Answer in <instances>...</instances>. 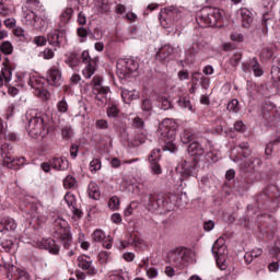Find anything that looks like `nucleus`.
Returning a JSON list of instances; mask_svg holds the SVG:
<instances>
[{
	"mask_svg": "<svg viewBox=\"0 0 280 280\" xmlns=\"http://www.w3.org/2000/svg\"><path fill=\"white\" fill-rule=\"evenodd\" d=\"M222 250H224V245H220V240H218L212 245V253L217 257V266L220 270H226V260L221 257Z\"/></svg>",
	"mask_w": 280,
	"mask_h": 280,
	"instance_id": "24",
	"label": "nucleus"
},
{
	"mask_svg": "<svg viewBox=\"0 0 280 280\" xmlns=\"http://www.w3.org/2000/svg\"><path fill=\"white\" fill-rule=\"evenodd\" d=\"M82 62L85 65L82 70V75L85 80H91L93 75H95V71H97V62H100V57L92 58L89 54V50H83L81 54L72 52L66 59V65L70 66L71 69L78 67Z\"/></svg>",
	"mask_w": 280,
	"mask_h": 280,
	"instance_id": "1",
	"label": "nucleus"
},
{
	"mask_svg": "<svg viewBox=\"0 0 280 280\" xmlns=\"http://www.w3.org/2000/svg\"><path fill=\"white\" fill-rule=\"evenodd\" d=\"M138 70L139 62L135 61V59H127L124 63H118L117 75L125 80L126 78H130V74Z\"/></svg>",
	"mask_w": 280,
	"mask_h": 280,
	"instance_id": "15",
	"label": "nucleus"
},
{
	"mask_svg": "<svg viewBox=\"0 0 280 280\" xmlns=\"http://www.w3.org/2000/svg\"><path fill=\"white\" fill-rule=\"evenodd\" d=\"M56 108L60 115H67L69 113V103H67L65 96L56 104Z\"/></svg>",
	"mask_w": 280,
	"mask_h": 280,
	"instance_id": "43",
	"label": "nucleus"
},
{
	"mask_svg": "<svg viewBox=\"0 0 280 280\" xmlns=\"http://www.w3.org/2000/svg\"><path fill=\"white\" fill-rule=\"evenodd\" d=\"M28 215H31L32 221L36 222L38 226L45 224L47 222V212H45V208L43 206H38L36 203L28 205Z\"/></svg>",
	"mask_w": 280,
	"mask_h": 280,
	"instance_id": "16",
	"label": "nucleus"
},
{
	"mask_svg": "<svg viewBox=\"0 0 280 280\" xmlns=\"http://www.w3.org/2000/svg\"><path fill=\"white\" fill-rule=\"evenodd\" d=\"M54 233L55 237L61 242L63 248L69 250V248H71V243L73 242V235L71 234L69 222L62 218H57L54 221Z\"/></svg>",
	"mask_w": 280,
	"mask_h": 280,
	"instance_id": "8",
	"label": "nucleus"
},
{
	"mask_svg": "<svg viewBox=\"0 0 280 280\" xmlns=\"http://www.w3.org/2000/svg\"><path fill=\"white\" fill-rule=\"evenodd\" d=\"M228 110L232 113H240V101L236 98H233L229 104H228Z\"/></svg>",
	"mask_w": 280,
	"mask_h": 280,
	"instance_id": "61",
	"label": "nucleus"
},
{
	"mask_svg": "<svg viewBox=\"0 0 280 280\" xmlns=\"http://www.w3.org/2000/svg\"><path fill=\"white\" fill-rule=\"evenodd\" d=\"M160 130H162V140L164 141L163 150L176 152V144L174 143L176 139V122L165 118L160 125Z\"/></svg>",
	"mask_w": 280,
	"mask_h": 280,
	"instance_id": "6",
	"label": "nucleus"
},
{
	"mask_svg": "<svg viewBox=\"0 0 280 280\" xmlns=\"http://www.w3.org/2000/svg\"><path fill=\"white\" fill-rule=\"evenodd\" d=\"M38 248L48 250L50 255H60V245L56 244L54 238H43L37 243Z\"/></svg>",
	"mask_w": 280,
	"mask_h": 280,
	"instance_id": "22",
	"label": "nucleus"
},
{
	"mask_svg": "<svg viewBox=\"0 0 280 280\" xmlns=\"http://www.w3.org/2000/svg\"><path fill=\"white\" fill-rule=\"evenodd\" d=\"M22 23L34 30H43L47 25V20L39 18L32 10H22Z\"/></svg>",
	"mask_w": 280,
	"mask_h": 280,
	"instance_id": "10",
	"label": "nucleus"
},
{
	"mask_svg": "<svg viewBox=\"0 0 280 280\" xmlns=\"http://www.w3.org/2000/svg\"><path fill=\"white\" fill-rule=\"evenodd\" d=\"M174 54V48L170 45H164L156 52L155 58L160 62H167V58H170Z\"/></svg>",
	"mask_w": 280,
	"mask_h": 280,
	"instance_id": "25",
	"label": "nucleus"
},
{
	"mask_svg": "<svg viewBox=\"0 0 280 280\" xmlns=\"http://www.w3.org/2000/svg\"><path fill=\"white\" fill-rule=\"evenodd\" d=\"M187 152L189 156L182 162L183 174L185 176H196L198 156L205 154V147L198 140H195L188 145Z\"/></svg>",
	"mask_w": 280,
	"mask_h": 280,
	"instance_id": "4",
	"label": "nucleus"
},
{
	"mask_svg": "<svg viewBox=\"0 0 280 280\" xmlns=\"http://www.w3.org/2000/svg\"><path fill=\"white\" fill-rule=\"evenodd\" d=\"M47 40L48 44L54 48V51H58V49L67 45V32L55 30L48 33Z\"/></svg>",
	"mask_w": 280,
	"mask_h": 280,
	"instance_id": "14",
	"label": "nucleus"
},
{
	"mask_svg": "<svg viewBox=\"0 0 280 280\" xmlns=\"http://www.w3.org/2000/svg\"><path fill=\"white\" fill-rule=\"evenodd\" d=\"M72 133H73V130L71 129V127H63L61 129V137L62 139H66V141H69V139H71Z\"/></svg>",
	"mask_w": 280,
	"mask_h": 280,
	"instance_id": "63",
	"label": "nucleus"
},
{
	"mask_svg": "<svg viewBox=\"0 0 280 280\" xmlns=\"http://www.w3.org/2000/svg\"><path fill=\"white\" fill-rule=\"evenodd\" d=\"M14 154V148L10 143H3L0 145V156L3 160V165H7L9 159H12Z\"/></svg>",
	"mask_w": 280,
	"mask_h": 280,
	"instance_id": "27",
	"label": "nucleus"
},
{
	"mask_svg": "<svg viewBox=\"0 0 280 280\" xmlns=\"http://www.w3.org/2000/svg\"><path fill=\"white\" fill-rule=\"evenodd\" d=\"M9 162L4 165V167H8L9 170H19L20 167H23L25 163H27V160L25 158H14L12 155L8 159Z\"/></svg>",
	"mask_w": 280,
	"mask_h": 280,
	"instance_id": "29",
	"label": "nucleus"
},
{
	"mask_svg": "<svg viewBox=\"0 0 280 280\" xmlns=\"http://www.w3.org/2000/svg\"><path fill=\"white\" fill-rule=\"evenodd\" d=\"M141 109L145 113H150V110H152V101H150V98L143 100L141 104Z\"/></svg>",
	"mask_w": 280,
	"mask_h": 280,
	"instance_id": "64",
	"label": "nucleus"
},
{
	"mask_svg": "<svg viewBox=\"0 0 280 280\" xmlns=\"http://www.w3.org/2000/svg\"><path fill=\"white\" fill-rule=\"evenodd\" d=\"M128 279V272L124 269L112 270L107 275V280H126Z\"/></svg>",
	"mask_w": 280,
	"mask_h": 280,
	"instance_id": "35",
	"label": "nucleus"
},
{
	"mask_svg": "<svg viewBox=\"0 0 280 280\" xmlns=\"http://www.w3.org/2000/svg\"><path fill=\"white\" fill-rule=\"evenodd\" d=\"M2 65H3V67L1 70V74L4 78L5 84H8V82H10V80H12V65L10 63L9 58H5Z\"/></svg>",
	"mask_w": 280,
	"mask_h": 280,
	"instance_id": "31",
	"label": "nucleus"
},
{
	"mask_svg": "<svg viewBox=\"0 0 280 280\" xmlns=\"http://www.w3.org/2000/svg\"><path fill=\"white\" fill-rule=\"evenodd\" d=\"M242 71H244V73H250V71H253L255 78H261V75H264V68L257 57L252 58L248 62H243Z\"/></svg>",
	"mask_w": 280,
	"mask_h": 280,
	"instance_id": "18",
	"label": "nucleus"
},
{
	"mask_svg": "<svg viewBox=\"0 0 280 280\" xmlns=\"http://www.w3.org/2000/svg\"><path fill=\"white\" fill-rule=\"evenodd\" d=\"M97 260L100 264H110L113 261V254L110 252L102 250L98 253Z\"/></svg>",
	"mask_w": 280,
	"mask_h": 280,
	"instance_id": "41",
	"label": "nucleus"
},
{
	"mask_svg": "<svg viewBox=\"0 0 280 280\" xmlns=\"http://www.w3.org/2000/svg\"><path fill=\"white\" fill-rule=\"evenodd\" d=\"M158 195H150L149 196V202H148V209L149 211H156L159 208H154V205H159L158 201Z\"/></svg>",
	"mask_w": 280,
	"mask_h": 280,
	"instance_id": "59",
	"label": "nucleus"
},
{
	"mask_svg": "<svg viewBox=\"0 0 280 280\" xmlns=\"http://www.w3.org/2000/svg\"><path fill=\"white\" fill-rule=\"evenodd\" d=\"M46 80L49 86H55V89L62 86V71L57 67L50 68L47 71Z\"/></svg>",
	"mask_w": 280,
	"mask_h": 280,
	"instance_id": "19",
	"label": "nucleus"
},
{
	"mask_svg": "<svg viewBox=\"0 0 280 280\" xmlns=\"http://www.w3.org/2000/svg\"><path fill=\"white\" fill-rule=\"evenodd\" d=\"M27 131L30 137H40L45 132V116L36 114L28 120Z\"/></svg>",
	"mask_w": 280,
	"mask_h": 280,
	"instance_id": "11",
	"label": "nucleus"
},
{
	"mask_svg": "<svg viewBox=\"0 0 280 280\" xmlns=\"http://www.w3.org/2000/svg\"><path fill=\"white\" fill-rule=\"evenodd\" d=\"M13 34L18 38H20V40L22 43H27V35H25V30H23L21 27H16V28H14Z\"/></svg>",
	"mask_w": 280,
	"mask_h": 280,
	"instance_id": "53",
	"label": "nucleus"
},
{
	"mask_svg": "<svg viewBox=\"0 0 280 280\" xmlns=\"http://www.w3.org/2000/svg\"><path fill=\"white\" fill-rule=\"evenodd\" d=\"M65 202L68 205L69 209L75 207V195L67 192L63 198Z\"/></svg>",
	"mask_w": 280,
	"mask_h": 280,
	"instance_id": "52",
	"label": "nucleus"
},
{
	"mask_svg": "<svg viewBox=\"0 0 280 280\" xmlns=\"http://www.w3.org/2000/svg\"><path fill=\"white\" fill-rule=\"evenodd\" d=\"M78 267L81 268V270H86L88 275L91 277H94V275H97V269L93 267V259H91L90 256L81 255L77 259Z\"/></svg>",
	"mask_w": 280,
	"mask_h": 280,
	"instance_id": "20",
	"label": "nucleus"
},
{
	"mask_svg": "<svg viewBox=\"0 0 280 280\" xmlns=\"http://www.w3.org/2000/svg\"><path fill=\"white\" fill-rule=\"evenodd\" d=\"M242 60V52H234L233 56L230 58L229 63L231 67H237L240 61Z\"/></svg>",
	"mask_w": 280,
	"mask_h": 280,
	"instance_id": "60",
	"label": "nucleus"
},
{
	"mask_svg": "<svg viewBox=\"0 0 280 280\" xmlns=\"http://www.w3.org/2000/svg\"><path fill=\"white\" fill-rule=\"evenodd\" d=\"M238 152H241L242 156H244V159H248V156H250V149L248 147V142H242L238 144Z\"/></svg>",
	"mask_w": 280,
	"mask_h": 280,
	"instance_id": "51",
	"label": "nucleus"
},
{
	"mask_svg": "<svg viewBox=\"0 0 280 280\" xmlns=\"http://www.w3.org/2000/svg\"><path fill=\"white\" fill-rule=\"evenodd\" d=\"M271 79L273 80L275 86L279 89L280 86V68L277 66H273L271 68Z\"/></svg>",
	"mask_w": 280,
	"mask_h": 280,
	"instance_id": "46",
	"label": "nucleus"
},
{
	"mask_svg": "<svg viewBox=\"0 0 280 280\" xmlns=\"http://www.w3.org/2000/svg\"><path fill=\"white\" fill-rule=\"evenodd\" d=\"M88 194L92 200H100L102 192L100 191V186L95 184V182H91L88 186Z\"/></svg>",
	"mask_w": 280,
	"mask_h": 280,
	"instance_id": "36",
	"label": "nucleus"
},
{
	"mask_svg": "<svg viewBox=\"0 0 280 280\" xmlns=\"http://www.w3.org/2000/svg\"><path fill=\"white\" fill-rule=\"evenodd\" d=\"M150 163V170L152 174H155V176H160V174H163V168H161V164L159 162H149Z\"/></svg>",
	"mask_w": 280,
	"mask_h": 280,
	"instance_id": "54",
	"label": "nucleus"
},
{
	"mask_svg": "<svg viewBox=\"0 0 280 280\" xmlns=\"http://www.w3.org/2000/svg\"><path fill=\"white\" fill-rule=\"evenodd\" d=\"M272 19H275V13L272 11L266 12L262 14V20H261V31L262 34H268V26L270 23H272Z\"/></svg>",
	"mask_w": 280,
	"mask_h": 280,
	"instance_id": "34",
	"label": "nucleus"
},
{
	"mask_svg": "<svg viewBox=\"0 0 280 280\" xmlns=\"http://www.w3.org/2000/svg\"><path fill=\"white\" fill-rule=\"evenodd\" d=\"M0 139L16 143L21 138H19L16 132L8 130V122H4L3 119L0 118Z\"/></svg>",
	"mask_w": 280,
	"mask_h": 280,
	"instance_id": "23",
	"label": "nucleus"
},
{
	"mask_svg": "<svg viewBox=\"0 0 280 280\" xmlns=\"http://www.w3.org/2000/svg\"><path fill=\"white\" fill-rule=\"evenodd\" d=\"M63 187L66 189H75V188H78V179L72 175L66 176L65 179H63Z\"/></svg>",
	"mask_w": 280,
	"mask_h": 280,
	"instance_id": "40",
	"label": "nucleus"
},
{
	"mask_svg": "<svg viewBox=\"0 0 280 280\" xmlns=\"http://www.w3.org/2000/svg\"><path fill=\"white\" fill-rule=\"evenodd\" d=\"M119 107L115 104L109 105L106 109L107 117L112 119H117V117H119Z\"/></svg>",
	"mask_w": 280,
	"mask_h": 280,
	"instance_id": "45",
	"label": "nucleus"
},
{
	"mask_svg": "<svg viewBox=\"0 0 280 280\" xmlns=\"http://www.w3.org/2000/svg\"><path fill=\"white\" fill-rule=\"evenodd\" d=\"M54 51H55L54 49L47 47L40 54L43 55L44 60H51V58H54V56H56V52H54Z\"/></svg>",
	"mask_w": 280,
	"mask_h": 280,
	"instance_id": "62",
	"label": "nucleus"
},
{
	"mask_svg": "<svg viewBox=\"0 0 280 280\" xmlns=\"http://www.w3.org/2000/svg\"><path fill=\"white\" fill-rule=\"evenodd\" d=\"M219 159L218 151H209L206 153V161H208V163H218Z\"/></svg>",
	"mask_w": 280,
	"mask_h": 280,
	"instance_id": "56",
	"label": "nucleus"
},
{
	"mask_svg": "<svg viewBox=\"0 0 280 280\" xmlns=\"http://www.w3.org/2000/svg\"><path fill=\"white\" fill-rule=\"evenodd\" d=\"M132 128H136L139 132H143V130H145V121H143L141 117L137 116L132 119Z\"/></svg>",
	"mask_w": 280,
	"mask_h": 280,
	"instance_id": "47",
	"label": "nucleus"
},
{
	"mask_svg": "<svg viewBox=\"0 0 280 280\" xmlns=\"http://www.w3.org/2000/svg\"><path fill=\"white\" fill-rule=\"evenodd\" d=\"M196 21L201 27H222L224 25V10L205 7L197 12Z\"/></svg>",
	"mask_w": 280,
	"mask_h": 280,
	"instance_id": "2",
	"label": "nucleus"
},
{
	"mask_svg": "<svg viewBox=\"0 0 280 280\" xmlns=\"http://www.w3.org/2000/svg\"><path fill=\"white\" fill-rule=\"evenodd\" d=\"M158 203L154 205V208L158 209H163V211L170 212L172 209H174V205L172 201H170V198L163 196V195H158Z\"/></svg>",
	"mask_w": 280,
	"mask_h": 280,
	"instance_id": "28",
	"label": "nucleus"
},
{
	"mask_svg": "<svg viewBox=\"0 0 280 280\" xmlns=\"http://www.w3.org/2000/svg\"><path fill=\"white\" fill-rule=\"evenodd\" d=\"M30 86L34 90L33 93L39 100H49V91L45 89V81L43 79H31Z\"/></svg>",
	"mask_w": 280,
	"mask_h": 280,
	"instance_id": "17",
	"label": "nucleus"
},
{
	"mask_svg": "<svg viewBox=\"0 0 280 280\" xmlns=\"http://www.w3.org/2000/svg\"><path fill=\"white\" fill-rule=\"evenodd\" d=\"M4 268L9 280H30V275L25 271H19L14 265H5Z\"/></svg>",
	"mask_w": 280,
	"mask_h": 280,
	"instance_id": "21",
	"label": "nucleus"
},
{
	"mask_svg": "<svg viewBox=\"0 0 280 280\" xmlns=\"http://www.w3.org/2000/svg\"><path fill=\"white\" fill-rule=\"evenodd\" d=\"M180 19V11L176 7H167L164 9V12L160 15V23L164 27V30H167L174 25L175 21H178Z\"/></svg>",
	"mask_w": 280,
	"mask_h": 280,
	"instance_id": "12",
	"label": "nucleus"
},
{
	"mask_svg": "<svg viewBox=\"0 0 280 280\" xmlns=\"http://www.w3.org/2000/svg\"><path fill=\"white\" fill-rule=\"evenodd\" d=\"M0 51L4 54L5 56H10L12 51H14V47L12 46V43L10 42H3L0 45Z\"/></svg>",
	"mask_w": 280,
	"mask_h": 280,
	"instance_id": "48",
	"label": "nucleus"
},
{
	"mask_svg": "<svg viewBox=\"0 0 280 280\" xmlns=\"http://www.w3.org/2000/svg\"><path fill=\"white\" fill-rule=\"evenodd\" d=\"M240 13L243 27H250V23H253V13L250 12V10L244 8L241 9Z\"/></svg>",
	"mask_w": 280,
	"mask_h": 280,
	"instance_id": "33",
	"label": "nucleus"
},
{
	"mask_svg": "<svg viewBox=\"0 0 280 280\" xmlns=\"http://www.w3.org/2000/svg\"><path fill=\"white\" fill-rule=\"evenodd\" d=\"M261 167V159L250 156L245 162L241 163V170L245 173L243 180L237 184L238 191H248L250 186L255 184V172Z\"/></svg>",
	"mask_w": 280,
	"mask_h": 280,
	"instance_id": "3",
	"label": "nucleus"
},
{
	"mask_svg": "<svg viewBox=\"0 0 280 280\" xmlns=\"http://www.w3.org/2000/svg\"><path fill=\"white\" fill-rule=\"evenodd\" d=\"M73 16V9L72 8H66L65 11L60 14V22L62 25H67L71 21V18Z\"/></svg>",
	"mask_w": 280,
	"mask_h": 280,
	"instance_id": "42",
	"label": "nucleus"
},
{
	"mask_svg": "<svg viewBox=\"0 0 280 280\" xmlns=\"http://www.w3.org/2000/svg\"><path fill=\"white\" fill-rule=\"evenodd\" d=\"M1 248L4 250V253H10V250L14 248V241L3 240L1 242Z\"/></svg>",
	"mask_w": 280,
	"mask_h": 280,
	"instance_id": "55",
	"label": "nucleus"
},
{
	"mask_svg": "<svg viewBox=\"0 0 280 280\" xmlns=\"http://www.w3.org/2000/svg\"><path fill=\"white\" fill-rule=\"evenodd\" d=\"M16 230V221L10 217H5L0 220V233H4V231H15Z\"/></svg>",
	"mask_w": 280,
	"mask_h": 280,
	"instance_id": "30",
	"label": "nucleus"
},
{
	"mask_svg": "<svg viewBox=\"0 0 280 280\" xmlns=\"http://www.w3.org/2000/svg\"><path fill=\"white\" fill-rule=\"evenodd\" d=\"M180 141L182 143H194L196 141V135L194 133V129H184L180 133Z\"/></svg>",
	"mask_w": 280,
	"mask_h": 280,
	"instance_id": "37",
	"label": "nucleus"
},
{
	"mask_svg": "<svg viewBox=\"0 0 280 280\" xmlns=\"http://www.w3.org/2000/svg\"><path fill=\"white\" fill-rule=\"evenodd\" d=\"M161 161V149H153L149 154V162Z\"/></svg>",
	"mask_w": 280,
	"mask_h": 280,
	"instance_id": "57",
	"label": "nucleus"
},
{
	"mask_svg": "<svg viewBox=\"0 0 280 280\" xmlns=\"http://www.w3.org/2000/svg\"><path fill=\"white\" fill-rule=\"evenodd\" d=\"M50 165L52 170H56L57 172H65V170H69V161L65 158L50 159Z\"/></svg>",
	"mask_w": 280,
	"mask_h": 280,
	"instance_id": "26",
	"label": "nucleus"
},
{
	"mask_svg": "<svg viewBox=\"0 0 280 280\" xmlns=\"http://www.w3.org/2000/svg\"><path fill=\"white\" fill-rule=\"evenodd\" d=\"M272 56H275V46L272 45L265 46L260 51V60H270Z\"/></svg>",
	"mask_w": 280,
	"mask_h": 280,
	"instance_id": "38",
	"label": "nucleus"
},
{
	"mask_svg": "<svg viewBox=\"0 0 280 280\" xmlns=\"http://www.w3.org/2000/svg\"><path fill=\"white\" fill-rule=\"evenodd\" d=\"M40 8V0H26L22 5V10H38Z\"/></svg>",
	"mask_w": 280,
	"mask_h": 280,
	"instance_id": "44",
	"label": "nucleus"
},
{
	"mask_svg": "<svg viewBox=\"0 0 280 280\" xmlns=\"http://www.w3.org/2000/svg\"><path fill=\"white\" fill-rule=\"evenodd\" d=\"M264 255V249L261 248H254L244 255L245 264L250 265L253 264L254 259H257V257H261Z\"/></svg>",
	"mask_w": 280,
	"mask_h": 280,
	"instance_id": "32",
	"label": "nucleus"
},
{
	"mask_svg": "<svg viewBox=\"0 0 280 280\" xmlns=\"http://www.w3.org/2000/svg\"><path fill=\"white\" fill-rule=\"evenodd\" d=\"M103 81L104 79L102 77L94 75L91 82L92 93L93 95H95V100H97L98 102H104L108 93H110L109 86L102 85Z\"/></svg>",
	"mask_w": 280,
	"mask_h": 280,
	"instance_id": "13",
	"label": "nucleus"
},
{
	"mask_svg": "<svg viewBox=\"0 0 280 280\" xmlns=\"http://www.w3.org/2000/svg\"><path fill=\"white\" fill-rule=\"evenodd\" d=\"M100 170H102V161L100 159H93L90 162V172L95 174L96 172H100Z\"/></svg>",
	"mask_w": 280,
	"mask_h": 280,
	"instance_id": "49",
	"label": "nucleus"
},
{
	"mask_svg": "<svg viewBox=\"0 0 280 280\" xmlns=\"http://www.w3.org/2000/svg\"><path fill=\"white\" fill-rule=\"evenodd\" d=\"M119 197L114 196L108 201V207L112 211H117L119 209Z\"/></svg>",
	"mask_w": 280,
	"mask_h": 280,
	"instance_id": "58",
	"label": "nucleus"
},
{
	"mask_svg": "<svg viewBox=\"0 0 280 280\" xmlns=\"http://www.w3.org/2000/svg\"><path fill=\"white\" fill-rule=\"evenodd\" d=\"M92 240H93V242L102 243L103 240H106V233H104V231H102L100 229H96L92 233Z\"/></svg>",
	"mask_w": 280,
	"mask_h": 280,
	"instance_id": "50",
	"label": "nucleus"
},
{
	"mask_svg": "<svg viewBox=\"0 0 280 280\" xmlns=\"http://www.w3.org/2000/svg\"><path fill=\"white\" fill-rule=\"evenodd\" d=\"M133 248L136 253H143L148 250V242L143 240V236L139 232H131L126 235V240L120 242L119 249Z\"/></svg>",
	"mask_w": 280,
	"mask_h": 280,
	"instance_id": "9",
	"label": "nucleus"
},
{
	"mask_svg": "<svg viewBox=\"0 0 280 280\" xmlns=\"http://www.w3.org/2000/svg\"><path fill=\"white\" fill-rule=\"evenodd\" d=\"M177 104L180 108H186L187 110H190V113H194V105H191L189 96H179Z\"/></svg>",
	"mask_w": 280,
	"mask_h": 280,
	"instance_id": "39",
	"label": "nucleus"
},
{
	"mask_svg": "<svg viewBox=\"0 0 280 280\" xmlns=\"http://www.w3.org/2000/svg\"><path fill=\"white\" fill-rule=\"evenodd\" d=\"M189 261H191V249L185 246H178L168 252V262L178 270L187 268Z\"/></svg>",
	"mask_w": 280,
	"mask_h": 280,
	"instance_id": "7",
	"label": "nucleus"
},
{
	"mask_svg": "<svg viewBox=\"0 0 280 280\" xmlns=\"http://www.w3.org/2000/svg\"><path fill=\"white\" fill-rule=\"evenodd\" d=\"M280 205V189L275 185L268 186L256 198V208L262 211H275Z\"/></svg>",
	"mask_w": 280,
	"mask_h": 280,
	"instance_id": "5",
	"label": "nucleus"
}]
</instances>
